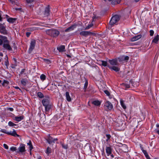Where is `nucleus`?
I'll return each instance as SVG.
<instances>
[{
	"label": "nucleus",
	"mask_w": 159,
	"mask_h": 159,
	"mask_svg": "<svg viewBox=\"0 0 159 159\" xmlns=\"http://www.w3.org/2000/svg\"><path fill=\"white\" fill-rule=\"evenodd\" d=\"M108 62L110 65H108V67L111 70H114L116 72H118L120 70V68L116 66L118 65L117 60L116 59H112L109 60Z\"/></svg>",
	"instance_id": "obj_1"
},
{
	"label": "nucleus",
	"mask_w": 159,
	"mask_h": 159,
	"mask_svg": "<svg viewBox=\"0 0 159 159\" xmlns=\"http://www.w3.org/2000/svg\"><path fill=\"white\" fill-rule=\"evenodd\" d=\"M46 34L53 37H57L60 34L59 31L56 29H49L46 31Z\"/></svg>",
	"instance_id": "obj_2"
},
{
	"label": "nucleus",
	"mask_w": 159,
	"mask_h": 159,
	"mask_svg": "<svg viewBox=\"0 0 159 159\" xmlns=\"http://www.w3.org/2000/svg\"><path fill=\"white\" fill-rule=\"evenodd\" d=\"M43 105L44 106L46 111H48L51 108V105L49 103V98H44L42 101Z\"/></svg>",
	"instance_id": "obj_3"
},
{
	"label": "nucleus",
	"mask_w": 159,
	"mask_h": 159,
	"mask_svg": "<svg viewBox=\"0 0 159 159\" xmlns=\"http://www.w3.org/2000/svg\"><path fill=\"white\" fill-rule=\"evenodd\" d=\"M104 107L105 110L109 111L112 109L113 106L111 102L107 101L105 102Z\"/></svg>",
	"instance_id": "obj_4"
},
{
	"label": "nucleus",
	"mask_w": 159,
	"mask_h": 159,
	"mask_svg": "<svg viewBox=\"0 0 159 159\" xmlns=\"http://www.w3.org/2000/svg\"><path fill=\"white\" fill-rule=\"evenodd\" d=\"M120 16L118 15H115L112 16L110 21V24L112 25L116 24L120 20Z\"/></svg>",
	"instance_id": "obj_5"
},
{
	"label": "nucleus",
	"mask_w": 159,
	"mask_h": 159,
	"mask_svg": "<svg viewBox=\"0 0 159 159\" xmlns=\"http://www.w3.org/2000/svg\"><path fill=\"white\" fill-rule=\"evenodd\" d=\"M36 43L35 41L34 40H32L30 43V45L29 50V52L31 53L32 51L34 49Z\"/></svg>",
	"instance_id": "obj_6"
},
{
	"label": "nucleus",
	"mask_w": 159,
	"mask_h": 159,
	"mask_svg": "<svg viewBox=\"0 0 159 159\" xmlns=\"http://www.w3.org/2000/svg\"><path fill=\"white\" fill-rule=\"evenodd\" d=\"M0 32L3 34H6L7 33L5 26L2 24H0Z\"/></svg>",
	"instance_id": "obj_7"
},
{
	"label": "nucleus",
	"mask_w": 159,
	"mask_h": 159,
	"mask_svg": "<svg viewBox=\"0 0 159 159\" xmlns=\"http://www.w3.org/2000/svg\"><path fill=\"white\" fill-rule=\"evenodd\" d=\"M57 139H53L52 137L49 136L47 139V140L48 143L51 144L53 143H55L57 141Z\"/></svg>",
	"instance_id": "obj_8"
},
{
	"label": "nucleus",
	"mask_w": 159,
	"mask_h": 159,
	"mask_svg": "<svg viewBox=\"0 0 159 159\" xmlns=\"http://www.w3.org/2000/svg\"><path fill=\"white\" fill-rule=\"evenodd\" d=\"M92 34V33L88 31H82L80 33L81 35L84 36H87Z\"/></svg>",
	"instance_id": "obj_9"
},
{
	"label": "nucleus",
	"mask_w": 159,
	"mask_h": 159,
	"mask_svg": "<svg viewBox=\"0 0 159 159\" xmlns=\"http://www.w3.org/2000/svg\"><path fill=\"white\" fill-rule=\"evenodd\" d=\"M119 61L120 62H122L124 61H128L129 59V57L128 56H122L119 58Z\"/></svg>",
	"instance_id": "obj_10"
},
{
	"label": "nucleus",
	"mask_w": 159,
	"mask_h": 159,
	"mask_svg": "<svg viewBox=\"0 0 159 159\" xmlns=\"http://www.w3.org/2000/svg\"><path fill=\"white\" fill-rule=\"evenodd\" d=\"M112 148L111 147H106V152L107 156H109L111 154Z\"/></svg>",
	"instance_id": "obj_11"
},
{
	"label": "nucleus",
	"mask_w": 159,
	"mask_h": 159,
	"mask_svg": "<svg viewBox=\"0 0 159 159\" xmlns=\"http://www.w3.org/2000/svg\"><path fill=\"white\" fill-rule=\"evenodd\" d=\"M3 46L6 49L9 50H12V48L8 44V42H7L6 43H3Z\"/></svg>",
	"instance_id": "obj_12"
},
{
	"label": "nucleus",
	"mask_w": 159,
	"mask_h": 159,
	"mask_svg": "<svg viewBox=\"0 0 159 159\" xmlns=\"http://www.w3.org/2000/svg\"><path fill=\"white\" fill-rule=\"evenodd\" d=\"M75 25H72L68 28L66 29L65 30V32H69L73 30L74 28H75Z\"/></svg>",
	"instance_id": "obj_13"
},
{
	"label": "nucleus",
	"mask_w": 159,
	"mask_h": 159,
	"mask_svg": "<svg viewBox=\"0 0 159 159\" xmlns=\"http://www.w3.org/2000/svg\"><path fill=\"white\" fill-rule=\"evenodd\" d=\"M24 116H15L14 117V120L18 122H19L23 120L24 118Z\"/></svg>",
	"instance_id": "obj_14"
},
{
	"label": "nucleus",
	"mask_w": 159,
	"mask_h": 159,
	"mask_svg": "<svg viewBox=\"0 0 159 159\" xmlns=\"http://www.w3.org/2000/svg\"><path fill=\"white\" fill-rule=\"evenodd\" d=\"M19 151L20 152H23L25 151V145L24 144H22L18 148Z\"/></svg>",
	"instance_id": "obj_15"
},
{
	"label": "nucleus",
	"mask_w": 159,
	"mask_h": 159,
	"mask_svg": "<svg viewBox=\"0 0 159 159\" xmlns=\"http://www.w3.org/2000/svg\"><path fill=\"white\" fill-rule=\"evenodd\" d=\"M0 38L1 39V40H2V42L3 43H6L8 42L7 38L5 36L0 35Z\"/></svg>",
	"instance_id": "obj_16"
},
{
	"label": "nucleus",
	"mask_w": 159,
	"mask_h": 159,
	"mask_svg": "<svg viewBox=\"0 0 159 159\" xmlns=\"http://www.w3.org/2000/svg\"><path fill=\"white\" fill-rule=\"evenodd\" d=\"M159 35L157 34V35L154 37V39L152 41V42L155 43H157L159 40Z\"/></svg>",
	"instance_id": "obj_17"
},
{
	"label": "nucleus",
	"mask_w": 159,
	"mask_h": 159,
	"mask_svg": "<svg viewBox=\"0 0 159 159\" xmlns=\"http://www.w3.org/2000/svg\"><path fill=\"white\" fill-rule=\"evenodd\" d=\"M66 96L67 100L68 102H70L71 101V98L70 96L69 93L66 92Z\"/></svg>",
	"instance_id": "obj_18"
},
{
	"label": "nucleus",
	"mask_w": 159,
	"mask_h": 159,
	"mask_svg": "<svg viewBox=\"0 0 159 159\" xmlns=\"http://www.w3.org/2000/svg\"><path fill=\"white\" fill-rule=\"evenodd\" d=\"M57 49L59 52H64L65 50V46L64 45H61L57 48Z\"/></svg>",
	"instance_id": "obj_19"
},
{
	"label": "nucleus",
	"mask_w": 159,
	"mask_h": 159,
	"mask_svg": "<svg viewBox=\"0 0 159 159\" xmlns=\"http://www.w3.org/2000/svg\"><path fill=\"white\" fill-rule=\"evenodd\" d=\"M49 9L48 7H47L45 9L44 11V15L45 16H47L49 15Z\"/></svg>",
	"instance_id": "obj_20"
},
{
	"label": "nucleus",
	"mask_w": 159,
	"mask_h": 159,
	"mask_svg": "<svg viewBox=\"0 0 159 159\" xmlns=\"http://www.w3.org/2000/svg\"><path fill=\"white\" fill-rule=\"evenodd\" d=\"M141 36L140 35H137L131 39V41H134L137 40L140 38Z\"/></svg>",
	"instance_id": "obj_21"
},
{
	"label": "nucleus",
	"mask_w": 159,
	"mask_h": 159,
	"mask_svg": "<svg viewBox=\"0 0 159 159\" xmlns=\"http://www.w3.org/2000/svg\"><path fill=\"white\" fill-rule=\"evenodd\" d=\"M92 104L95 106H99L101 104L100 102L98 100H96L92 102Z\"/></svg>",
	"instance_id": "obj_22"
},
{
	"label": "nucleus",
	"mask_w": 159,
	"mask_h": 159,
	"mask_svg": "<svg viewBox=\"0 0 159 159\" xmlns=\"http://www.w3.org/2000/svg\"><path fill=\"white\" fill-rule=\"evenodd\" d=\"M120 105L124 109H125L126 108V106L124 103V101L121 99H120Z\"/></svg>",
	"instance_id": "obj_23"
},
{
	"label": "nucleus",
	"mask_w": 159,
	"mask_h": 159,
	"mask_svg": "<svg viewBox=\"0 0 159 159\" xmlns=\"http://www.w3.org/2000/svg\"><path fill=\"white\" fill-rule=\"evenodd\" d=\"M11 135L13 136L14 137H19V136L17 134L16 130L15 129H13V131L12 132V133Z\"/></svg>",
	"instance_id": "obj_24"
},
{
	"label": "nucleus",
	"mask_w": 159,
	"mask_h": 159,
	"mask_svg": "<svg viewBox=\"0 0 159 159\" xmlns=\"http://www.w3.org/2000/svg\"><path fill=\"white\" fill-rule=\"evenodd\" d=\"M27 145L29 146V148L30 150L31 151L33 148V147L32 144L30 140H29V142L27 143Z\"/></svg>",
	"instance_id": "obj_25"
},
{
	"label": "nucleus",
	"mask_w": 159,
	"mask_h": 159,
	"mask_svg": "<svg viewBox=\"0 0 159 159\" xmlns=\"http://www.w3.org/2000/svg\"><path fill=\"white\" fill-rule=\"evenodd\" d=\"M27 80H26L22 79L21 80V83L22 85L25 86L26 84Z\"/></svg>",
	"instance_id": "obj_26"
},
{
	"label": "nucleus",
	"mask_w": 159,
	"mask_h": 159,
	"mask_svg": "<svg viewBox=\"0 0 159 159\" xmlns=\"http://www.w3.org/2000/svg\"><path fill=\"white\" fill-rule=\"evenodd\" d=\"M101 62L102 63V65L104 66H107L108 67V65H109L107 63L106 61H102Z\"/></svg>",
	"instance_id": "obj_27"
},
{
	"label": "nucleus",
	"mask_w": 159,
	"mask_h": 159,
	"mask_svg": "<svg viewBox=\"0 0 159 159\" xmlns=\"http://www.w3.org/2000/svg\"><path fill=\"white\" fill-rule=\"evenodd\" d=\"M16 20V19L13 18H10L7 19V21L10 23H13Z\"/></svg>",
	"instance_id": "obj_28"
},
{
	"label": "nucleus",
	"mask_w": 159,
	"mask_h": 159,
	"mask_svg": "<svg viewBox=\"0 0 159 159\" xmlns=\"http://www.w3.org/2000/svg\"><path fill=\"white\" fill-rule=\"evenodd\" d=\"M88 81L87 80H86L84 87V91H85L87 89V88L88 85Z\"/></svg>",
	"instance_id": "obj_29"
},
{
	"label": "nucleus",
	"mask_w": 159,
	"mask_h": 159,
	"mask_svg": "<svg viewBox=\"0 0 159 159\" xmlns=\"http://www.w3.org/2000/svg\"><path fill=\"white\" fill-rule=\"evenodd\" d=\"M109 1L111 2V3L113 5H115L118 3V2L116 0H108Z\"/></svg>",
	"instance_id": "obj_30"
},
{
	"label": "nucleus",
	"mask_w": 159,
	"mask_h": 159,
	"mask_svg": "<svg viewBox=\"0 0 159 159\" xmlns=\"http://www.w3.org/2000/svg\"><path fill=\"white\" fill-rule=\"evenodd\" d=\"M51 148H50L49 147H48L47 150L46 151V153L48 154H49V153H51Z\"/></svg>",
	"instance_id": "obj_31"
},
{
	"label": "nucleus",
	"mask_w": 159,
	"mask_h": 159,
	"mask_svg": "<svg viewBox=\"0 0 159 159\" xmlns=\"http://www.w3.org/2000/svg\"><path fill=\"white\" fill-rule=\"evenodd\" d=\"M38 96L40 98H42L44 97L43 93L40 92H38L37 93Z\"/></svg>",
	"instance_id": "obj_32"
},
{
	"label": "nucleus",
	"mask_w": 159,
	"mask_h": 159,
	"mask_svg": "<svg viewBox=\"0 0 159 159\" xmlns=\"http://www.w3.org/2000/svg\"><path fill=\"white\" fill-rule=\"evenodd\" d=\"M40 79L42 80H44L46 79V76L45 75L43 74H42L40 76Z\"/></svg>",
	"instance_id": "obj_33"
},
{
	"label": "nucleus",
	"mask_w": 159,
	"mask_h": 159,
	"mask_svg": "<svg viewBox=\"0 0 159 159\" xmlns=\"http://www.w3.org/2000/svg\"><path fill=\"white\" fill-rule=\"evenodd\" d=\"M8 125L9 126H12L14 125H16L14 124L12 122L10 121L8 123Z\"/></svg>",
	"instance_id": "obj_34"
},
{
	"label": "nucleus",
	"mask_w": 159,
	"mask_h": 159,
	"mask_svg": "<svg viewBox=\"0 0 159 159\" xmlns=\"http://www.w3.org/2000/svg\"><path fill=\"white\" fill-rule=\"evenodd\" d=\"M10 150L12 152L15 151L16 150V148L15 147H11L10 149Z\"/></svg>",
	"instance_id": "obj_35"
},
{
	"label": "nucleus",
	"mask_w": 159,
	"mask_h": 159,
	"mask_svg": "<svg viewBox=\"0 0 159 159\" xmlns=\"http://www.w3.org/2000/svg\"><path fill=\"white\" fill-rule=\"evenodd\" d=\"M93 25V24L92 23H91L90 24H89V25H88V26H87L86 28L85 29L88 30L91 27H92Z\"/></svg>",
	"instance_id": "obj_36"
},
{
	"label": "nucleus",
	"mask_w": 159,
	"mask_h": 159,
	"mask_svg": "<svg viewBox=\"0 0 159 159\" xmlns=\"http://www.w3.org/2000/svg\"><path fill=\"white\" fill-rule=\"evenodd\" d=\"M106 136L107 138V139H106V141H108L111 138V136L109 134H107L106 135Z\"/></svg>",
	"instance_id": "obj_37"
},
{
	"label": "nucleus",
	"mask_w": 159,
	"mask_h": 159,
	"mask_svg": "<svg viewBox=\"0 0 159 159\" xmlns=\"http://www.w3.org/2000/svg\"><path fill=\"white\" fill-rule=\"evenodd\" d=\"M104 92L108 96H109L110 95V93L107 90H105L104 91Z\"/></svg>",
	"instance_id": "obj_38"
},
{
	"label": "nucleus",
	"mask_w": 159,
	"mask_h": 159,
	"mask_svg": "<svg viewBox=\"0 0 159 159\" xmlns=\"http://www.w3.org/2000/svg\"><path fill=\"white\" fill-rule=\"evenodd\" d=\"M62 148L65 149H66L68 148V146L67 145H65L64 144H62Z\"/></svg>",
	"instance_id": "obj_39"
},
{
	"label": "nucleus",
	"mask_w": 159,
	"mask_h": 159,
	"mask_svg": "<svg viewBox=\"0 0 159 159\" xmlns=\"http://www.w3.org/2000/svg\"><path fill=\"white\" fill-rule=\"evenodd\" d=\"M123 86L125 87L126 88H129V85L128 84H123Z\"/></svg>",
	"instance_id": "obj_40"
},
{
	"label": "nucleus",
	"mask_w": 159,
	"mask_h": 159,
	"mask_svg": "<svg viewBox=\"0 0 159 159\" xmlns=\"http://www.w3.org/2000/svg\"><path fill=\"white\" fill-rule=\"evenodd\" d=\"M154 33V32L153 30H151L150 31V36H152L153 35Z\"/></svg>",
	"instance_id": "obj_41"
},
{
	"label": "nucleus",
	"mask_w": 159,
	"mask_h": 159,
	"mask_svg": "<svg viewBox=\"0 0 159 159\" xmlns=\"http://www.w3.org/2000/svg\"><path fill=\"white\" fill-rule=\"evenodd\" d=\"M3 147L4 148H5L7 149H8V146L6 144H3Z\"/></svg>",
	"instance_id": "obj_42"
},
{
	"label": "nucleus",
	"mask_w": 159,
	"mask_h": 159,
	"mask_svg": "<svg viewBox=\"0 0 159 159\" xmlns=\"http://www.w3.org/2000/svg\"><path fill=\"white\" fill-rule=\"evenodd\" d=\"M143 152L146 157H147V156H148L147 151L146 150H143Z\"/></svg>",
	"instance_id": "obj_43"
},
{
	"label": "nucleus",
	"mask_w": 159,
	"mask_h": 159,
	"mask_svg": "<svg viewBox=\"0 0 159 159\" xmlns=\"http://www.w3.org/2000/svg\"><path fill=\"white\" fill-rule=\"evenodd\" d=\"M34 0H26V2L27 3H29L32 2Z\"/></svg>",
	"instance_id": "obj_44"
},
{
	"label": "nucleus",
	"mask_w": 159,
	"mask_h": 159,
	"mask_svg": "<svg viewBox=\"0 0 159 159\" xmlns=\"http://www.w3.org/2000/svg\"><path fill=\"white\" fill-rule=\"evenodd\" d=\"M44 61L48 64H49L50 63V61L48 59H44Z\"/></svg>",
	"instance_id": "obj_45"
},
{
	"label": "nucleus",
	"mask_w": 159,
	"mask_h": 159,
	"mask_svg": "<svg viewBox=\"0 0 159 159\" xmlns=\"http://www.w3.org/2000/svg\"><path fill=\"white\" fill-rule=\"evenodd\" d=\"M31 34V33L30 32H27L26 33V36L27 37H29L30 35V34Z\"/></svg>",
	"instance_id": "obj_46"
},
{
	"label": "nucleus",
	"mask_w": 159,
	"mask_h": 159,
	"mask_svg": "<svg viewBox=\"0 0 159 159\" xmlns=\"http://www.w3.org/2000/svg\"><path fill=\"white\" fill-rule=\"evenodd\" d=\"M25 70L24 69H22L21 72H20V74H23L25 71Z\"/></svg>",
	"instance_id": "obj_47"
},
{
	"label": "nucleus",
	"mask_w": 159,
	"mask_h": 159,
	"mask_svg": "<svg viewBox=\"0 0 159 159\" xmlns=\"http://www.w3.org/2000/svg\"><path fill=\"white\" fill-rule=\"evenodd\" d=\"M155 131L159 135V129H156Z\"/></svg>",
	"instance_id": "obj_48"
},
{
	"label": "nucleus",
	"mask_w": 159,
	"mask_h": 159,
	"mask_svg": "<svg viewBox=\"0 0 159 159\" xmlns=\"http://www.w3.org/2000/svg\"><path fill=\"white\" fill-rule=\"evenodd\" d=\"M5 65L7 66L9 65V62L8 61H6L5 62Z\"/></svg>",
	"instance_id": "obj_49"
},
{
	"label": "nucleus",
	"mask_w": 159,
	"mask_h": 159,
	"mask_svg": "<svg viewBox=\"0 0 159 159\" xmlns=\"http://www.w3.org/2000/svg\"><path fill=\"white\" fill-rule=\"evenodd\" d=\"M12 131H8L7 133V134H8V135H11V133H12Z\"/></svg>",
	"instance_id": "obj_50"
},
{
	"label": "nucleus",
	"mask_w": 159,
	"mask_h": 159,
	"mask_svg": "<svg viewBox=\"0 0 159 159\" xmlns=\"http://www.w3.org/2000/svg\"><path fill=\"white\" fill-rule=\"evenodd\" d=\"M8 131H7L6 130H4L3 131H2V132L6 134H7V133Z\"/></svg>",
	"instance_id": "obj_51"
},
{
	"label": "nucleus",
	"mask_w": 159,
	"mask_h": 159,
	"mask_svg": "<svg viewBox=\"0 0 159 159\" xmlns=\"http://www.w3.org/2000/svg\"><path fill=\"white\" fill-rule=\"evenodd\" d=\"M9 109L11 111H12L13 110V109L12 108H9Z\"/></svg>",
	"instance_id": "obj_52"
},
{
	"label": "nucleus",
	"mask_w": 159,
	"mask_h": 159,
	"mask_svg": "<svg viewBox=\"0 0 159 159\" xmlns=\"http://www.w3.org/2000/svg\"><path fill=\"white\" fill-rule=\"evenodd\" d=\"M15 88L16 89H20L19 87L18 86H16L15 87Z\"/></svg>",
	"instance_id": "obj_53"
},
{
	"label": "nucleus",
	"mask_w": 159,
	"mask_h": 159,
	"mask_svg": "<svg viewBox=\"0 0 159 159\" xmlns=\"http://www.w3.org/2000/svg\"><path fill=\"white\" fill-rule=\"evenodd\" d=\"M3 55V53L2 52L0 53V56L2 57Z\"/></svg>",
	"instance_id": "obj_54"
},
{
	"label": "nucleus",
	"mask_w": 159,
	"mask_h": 159,
	"mask_svg": "<svg viewBox=\"0 0 159 159\" xmlns=\"http://www.w3.org/2000/svg\"><path fill=\"white\" fill-rule=\"evenodd\" d=\"M140 0H134V1L136 2H139Z\"/></svg>",
	"instance_id": "obj_55"
},
{
	"label": "nucleus",
	"mask_w": 159,
	"mask_h": 159,
	"mask_svg": "<svg viewBox=\"0 0 159 159\" xmlns=\"http://www.w3.org/2000/svg\"><path fill=\"white\" fill-rule=\"evenodd\" d=\"M111 155V157H114V156L113 155V154H111V155Z\"/></svg>",
	"instance_id": "obj_56"
},
{
	"label": "nucleus",
	"mask_w": 159,
	"mask_h": 159,
	"mask_svg": "<svg viewBox=\"0 0 159 159\" xmlns=\"http://www.w3.org/2000/svg\"><path fill=\"white\" fill-rule=\"evenodd\" d=\"M156 127H159V125H158V124H157L156 125Z\"/></svg>",
	"instance_id": "obj_57"
},
{
	"label": "nucleus",
	"mask_w": 159,
	"mask_h": 159,
	"mask_svg": "<svg viewBox=\"0 0 159 159\" xmlns=\"http://www.w3.org/2000/svg\"><path fill=\"white\" fill-rule=\"evenodd\" d=\"M2 17L1 15H0V21L2 20Z\"/></svg>",
	"instance_id": "obj_58"
},
{
	"label": "nucleus",
	"mask_w": 159,
	"mask_h": 159,
	"mask_svg": "<svg viewBox=\"0 0 159 159\" xmlns=\"http://www.w3.org/2000/svg\"><path fill=\"white\" fill-rule=\"evenodd\" d=\"M38 159H41V158L40 157H38Z\"/></svg>",
	"instance_id": "obj_59"
},
{
	"label": "nucleus",
	"mask_w": 159,
	"mask_h": 159,
	"mask_svg": "<svg viewBox=\"0 0 159 159\" xmlns=\"http://www.w3.org/2000/svg\"><path fill=\"white\" fill-rule=\"evenodd\" d=\"M67 56L68 57H70V56H69V55H67Z\"/></svg>",
	"instance_id": "obj_60"
},
{
	"label": "nucleus",
	"mask_w": 159,
	"mask_h": 159,
	"mask_svg": "<svg viewBox=\"0 0 159 159\" xmlns=\"http://www.w3.org/2000/svg\"><path fill=\"white\" fill-rule=\"evenodd\" d=\"M1 82V81L0 80V83Z\"/></svg>",
	"instance_id": "obj_61"
},
{
	"label": "nucleus",
	"mask_w": 159,
	"mask_h": 159,
	"mask_svg": "<svg viewBox=\"0 0 159 159\" xmlns=\"http://www.w3.org/2000/svg\"><path fill=\"white\" fill-rule=\"evenodd\" d=\"M104 0L105 1H106V0Z\"/></svg>",
	"instance_id": "obj_62"
}]
</instances>
